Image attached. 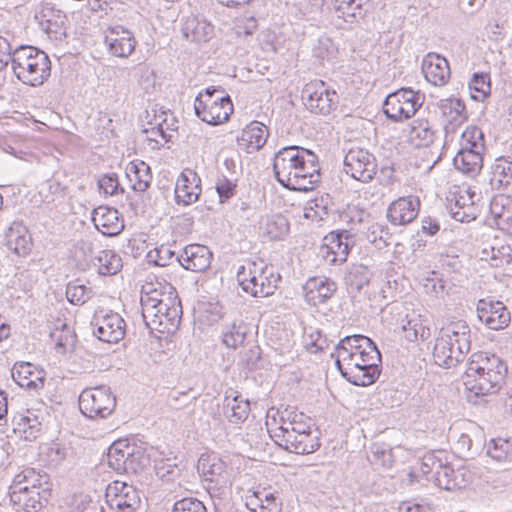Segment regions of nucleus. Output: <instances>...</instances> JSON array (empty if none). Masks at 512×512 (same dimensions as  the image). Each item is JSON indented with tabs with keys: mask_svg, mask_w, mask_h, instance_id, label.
<instances>
[{
	"mask_svg": "<svg viewBox=\"0 0 512 512\" xmlns=\"http://www.w3.org/2000/svg\"><path fill=\"white\" fill-rule=\"evenodd\" d=\"M140 303L143 320L150 331L171 334L178 329L182 306L172 285L146 283L142 286Z\"/></svg>",
	"mask_w": 512,
	"mask_h": 512,
	"instance_id": "f257e3e1",
	"label": "nucleus"
},
{
	"mask_svg": "<svg viewBox=\"0 0 512 512\" xmlns=\"http://www.w3.org/2000/svg\"><path fill=\"white\" fill-rule=\"evenodd\" d=\"M506 373L507 366L498 356L477 352L470 358L463 382L476 396L494 394L504 383Z\"/></svg>",
	"mask_w": 512,
	"mask_h": 512,
	"instance_id": "f03ea898",
	"label": "nucleus"
},
{
	"mask_svg": "<svg viewBox=\"0 0 512 512\" xmlns=\"http://www.w3.org/2000/svg\"><path fill=\"white\" fill-rule=\"evenodd\" d=\"M11 62L14 75L23 84L31 87H39L44 84L51 74V61L48 55L30 45H21L8 55L0 58V69Z\"/></svg>",
	"mask_w": 512,
	"mask_h": 512,
	"instance_id": "7ed1b4c3",
	"label": "nucleus"
},
{
	"mask_svg": "<svg viewBox=\"0 0 512 512\" xmlns=\"http://www.w3.org/2000/svg\"><path fill=\"white\" fill-rule=\"evenodd\" d=\"M471 346L470 327L465 321H457L443 327L436 338L433 359L445 368H452L462 362Z\"/></svg>",
	"mask_w": 512,
	"mask_h": 512,
	"instance_id": "20e7f679",
	"label": "nucleus"
},
{
	"mask_svg": "<svg viewBox=\"0 0 512 512\" xmlns=\"http://www.w3.org/2000/svg\"><path fill=\"white\" fill-rule=\"evenodd\" d=\"M279 275H274L271 269L262 263L247 262L237 271V281L243 291L253 297H268L273 295L277 287Z\"/></svg>",
	"mask_w": 512,
	"mask_h": 512,
	"instance_id": "39448f33",
	"label": "nucleus"
},
{
	"mask_svg": "<svg viewBox=\"0 0 512 512\" xmlns=\"http://www.w3.org/2000/svg\"><path fill=\"white\" fill-rule=\"evenodd\" d=\"M381 354L376 347L367 350L362 354L353 355L351 365H336L341 375L350 383L356 386H369L373 384L380 375Z\"/></svg>",
	"mask_w": 512,
	"mask_h": 512,
	"instance_id": "423d86ee",
	"label": "nucleus"
},
{
	"mask_svg": "<svg viewBox=\"0 0 512 512\" xmlns=\"http://www.w3.org/2000/svg\"><path fill=\"white\" fill-rule=\"evenodd\" d=\"M424 100L425 96L420 91L401 88L386 97L383 103V112L392 121L400 122L414 116L423 105Z\"/></svg>",
	"mask_w": 512,
	"mask_h": 512,
	"instance_id": "0eeeda50",
	"label": "nucleus"
},
{
	"mask_svg": "<svg viewBox=\"0 0 512 512\" xmlns=\"http://www.w3.org/2000/svg\"><path fill=\"white\" fill-rule=\"evenodd\" d=\"M268 418H271V424L277 426L275 429H271L273 433L271 437L278 445L297 437L311 428L310 419L302 412L292 408H286L281 412L276 411L273 416H270V412H268Z\"/></svg>",
	"mask_w": 512,
	"mask_h": 512,
	"instance_id": "6e6552de",
	"label": "nucleus"
},
{
	"mask_svg": "<svg viewBox=\"0 0 512 512\" xmlns=\"http://www.w3.org/2000/svg\"><path fill=\"white\" fill-rule=\"evenodd\" d=\"M143 460L142 449L128 439H119L108 449V465L118 473H136L142 468Z\"/></svg>",
	"mask_w": 512,
	"mask_h": 512,
	"instance_id": "1a4fd4ad",
	"label": "nucleus"
},
{
	"mask_svg": "<svg viewBox=\"0 0 512 512\" xmlns=\"http://www.w3.org/2000/svg\"><path fill=\"white\" fill-rule=\"evenodd\" d=\"M116 407V398L107 386L84 389L79 396V408L88 418H106Z\"/></svg>",
	"mask_w": 512,
	"mask_h": 512,
	"instance_id": "9d476101",
	"label": "nucleus"
},
{
	"mask_svg": "<svg viewBox=\"0 0 512 512\" xmlns=\"http://www.w3.org/2000/svg\"><path fill=\"white\" fill-rule=\"evenodd\" d=\"M343 164L347 175L363 183L370 182L375 177L378 169L374 154L368 149L358 146L347 150Z\"/></svg>",
	"mask_w": 512,
	"mask_h": 512,
	"instance_id": "9b49d317",
	"label": "nucleus"
},
{
	"mask_svg": "<svg viewBox=\"0 0 512 512\" xmlns=\"http://www.w3.org/2000/svg\"><path fill=\"white\" fill-rule=\"evenodd\" d=\"M302 100L305 106L315 114L328 115L339 101L338 94L328 89L323 81L308 83L302 90Z\"/></svg>",
	"mask_w": 512,
	"mask_h": 512,
	"instance_id": "f8f14e48",
	"label": "nucleus"
},
{
	"mask_svg": "<svg viewBox=\"0 0 512 512\" xmlns=\"http://www.w3.org/2000/svg\"><path fill=\"white\" fill-rule=\"evenodd\" d=\"M353 245L354 236L350 231H333L323 238L320 254L327 265H341L347 261Z\"/></svg>",
	"mask_w": 512,
	"mask_h": 512,
	"instance_id": "ddd939ff",
	"label": "nucleus"
},
{
	"mask_svg": "<svg viewBox=\"0 0 512 512\" xmlns=\"http://www.w3.org/2000/svg\"><path fill=\"white\" fill-rule=\"evenodd\" d=\"M310 150L299 146H287L279 150L274 157L273 171L276 180L285 188L300 163H305L306 155Z\"/></svg>",
	"mask_w": 512,
	"mask_h": 512,
	"instance_id": "4468645a",
	"label": "nucleus"
},
{
	"mask_svg": "<svg viewBox=\"0 0 512 512\" xmlns=\"http://www.w3.org/2000/svg\"><path fill=\"white\" fill-rule=\"evenodd\" d=\"M196 115L210 125H219L228 121L233 113V104L229 95H218L215 99H207L194 103Z\"/></svg>",
	"mask_w": 512,
	"mask_h": 512,
	"instance_id": "2eb2a0df",
	"label": "nucleus"
},
{
	"mask_svg": "<svg viewBox=\"0 0 512 512\" xmlns=\"http://www.w3.org/2000/svg\"><path fill=\"white\" fill-rule=\"evenodd\" d=\"M107 503L118 512H135L140 506L136 488L122 481H114L106 490Z\"/></svg>",
	"mask_w": 512,
	"mask_h": 512,
	"instance_id": "dca6fc26",
	"label": "nucleus"
},
{
	"mask_svg": "<svg viewBox=\"0 0 512 512\" xmlns=\"http://www.w3.org/2000/svg\"><path fill=\"white\" fill-rule=\"evenodd\" d=\"M305 163H300L295 168L294 174L289 182L287 189L292 191H309L313 190L320 181V167L318 157L310 151L304 153Z\"/></svg>",
	"mask_w": 512,
	"mask_h": 512,
	"instance_id": "f3484780",
	"label": "nucleus"
},
{
	"mask_svg": "<svg viewBox=\"0 0 512 512\" xmlns=\"http://www.w3.org/2000/svg\"><path fill=\"white\" fill-rule=\"evenodd\" d=\"M376 347L369 337L361 334L350 335L340 340L334 352L331 353V357L335 359L336 365H341V363L351 365L353 355L357 356Z\"/></svg>",
	"mask_w": 512,
	"mask_h": 512,
	"instance_id": "a211bd4d",
	"label": "nucleus"
},
{
	"mask_svg": "<svg viewBox=\"0 0 512 512\" xmlns=\"http://www.w3.org/2000/svg\"><path fill=\"white\" fill-rule=\"evenodd\" d=\"M104 42L109 52L120 58H127L136 47L134 34L122 25L110 26L105 31Z\"/></svg>",
	"mask_w": 512,
	"mask_h": 512,
	"instance_id": "6ab92c4d",
	"label": "nucleus"
},
{
	"mask_svg": "<svg viewBox=\"0 0 512 512\" xmlns=\"http://www.w3.org/2000/svg\"><path fill=\"white\" fill-rule=\"evenodd\" d=\"M479 319L492 330H501L510 323V312L500 301L479 300L477 304Z\"/></svg>",
	"mask_w": 512,
	"mask_h": 512,
	"instance_id": "aec40b11",
	"label": "nucleus"
},
{
	"mask_svg": "<svg viewBox=\"0 0 512 512\" xmlns=\"http://www.w3.org/2000/svg\"><path fill=\"white\" fill-rule=\"evenodd\" d=\"M201 194V179L192 169H184L175 185V200L185 206L195 203Z\"/></svg>",
	"mask_w": 512,
	"mask_h": 512,
	"instance_id": "412c9836",
	"label": "nucleus"
},
{
	"mask_svg": "<svg viewBox=\"0 0 512 512\" xmlns=\"http://www.w3.org/2000/svg\"><path fill=\"white\" fill-rule=\"evenodd\" d=\"M212 252L208 247L200 244L186 246L176 260L186 270L203 272L210 267Z\"/></svg>",
	"mask_w": 512,
	"mask_h": 512,
	"instance_id": "4be33fe9",
	"label": "nucleus"
},
{
	"mask_svg": "<svg viewBox=\"0 0 512 512\" xmlns=\"http://www.w3.org/2000/svg\"><path fill=\"white\" fill-rule=\"evenodd\" d=\"M475 192L459 191L447 198V209L451 217L459 222H470L476 218Z\"/></svg>",
	"mask_w": 512,
	"mask_h": 512,
	"instance_id": "5701e85b",
	"label": "nucleus"
},
{
	"mask_svg": "<svg viewBox=\"0 0 512 512\" xmlns=\"http://www.w3.org/2000/svg\"><path fill=\"white\" fill-rule=\"evenodd\" d=\"M126 324L118 313H109L98 319L93 334L101 341L117 343L125 336Z\"/></svg>",
	"mask_w": 512,
	"mask_h": 512,
	"instance_id": "b1692460",
	"label": "nucleus"
},
{
	"mask_svg": "<svg viewBox=\"0 0 512 512\" xmlns=\"http://www.w3.org/2000/svg\"><path fill=\"white\" fill-rule=\"evenodd\" d=\"M420 201L417 197H400L393 201L387 209V218L393 225L411 223L418 215Z\"/></svg>",
	"mask_w": 512,
	"mask_h": 512,
	"instance_id": "393cba45",
	"label": "nucleus"
},
{
	"mask_svg": "<svg viewBox=\"0 0 512 512\" xmlns=\"http://www.w3.org/2000/svg\"><path fill=\"white\" fill-rule=\"evenodd\" d=\"M92 221L99 232L109 237L120 234L125 227L118 210L107 206L94 209Z\"/></svg>",
	"mask_w": 512,
	"mask_h": 512,
	"instance_id": "a878e982",
	"label": "nucleus"
},
{
	"mask_svg": "<svg viewBox=\"0 0 512 512\" xmlns=\"http://www.w3.org/2000/svg\"><path fill=\"white\" fill-rule=\"evenodd\" d=\"M336 289L335 282L326 277H310L303 285L305 300L312 306L325 303Z\"/></svg>",
	"mask_w": 512,
	"mask_h": 512,
	"instance_id": "bb28decb",
	"label": "nucleus"
},
{
	"mask_svg": "<svg viewBox=\"0 0 512 512\" xmlns=\"http://www.w3.org/2000/svg\"><path fill=\"white\" fill-rule=\"evenodd\" d=\"M471 472L464 466L455 468L445 463L443 468L436 472V485L444 490L452 491L465 487L471 481Z\"/></svg>",
	"mask_w": 512,
	"mask_h": 512,
	"instance_id": "cd10ccee",
	"label": "nucleus"
},
{
	"mask_svg": "<svg viewBox=\"0 0 512 512\" xmlns=\"http://www.w3.org/2000/svg\"><path fill=\"white\" fill-rule=\"evenodd\" d=\"M267 137L266 126L260 122L253 121L237 137V144L246 153H253L265 145Z\"/></svg>",
	"mask_w": 512,
	"mask_h": 512,
	"instance_id": "c85d7f7f",
	"label": "nucleus"
},
{
	"mask_svg": "<svg viewBox=\"0 0 512 512\" xmlns=\"http://www.w3.org/2000/svg\"><path fill=\"white\" fill-rule=\"evenodd\" d=\"M422 71L425 79L435 86L445 85L450 77L448 61L436 54H428L424 58Z\"/></svg>",
	"mask_w": 512,
	"mask_h": 512,
	"instance_id": "c756f323",
	"label": "nucleus"
},
{
	"mask_svg": "<svg viewBox=\"0 0 512 512\" xmlns=\"http://www.w3.org/2000/svg\"><path fill=\"white\" fill-rule=\"evenodd\" d=\"M13 380L20 386L29 390H38L44 386V375L29 362L17 363L11 371Z\"/></svg>",
	"mask_w": 512,
	"mask_h": 512,
	"instance_id": "7c9ffc66",
	"label": "nucleus"
},
{
	"mask_svg": "<svg viewBox=\"0 0 512 512\" xmlns=\"http://www.w3.org/2000/svg\"><path fill=\"white\" fill-rule=\"evenodd\" d=\"M11 502L26 512H38L42 507L40 501V491L29 489L28 486L21 485V482L14 483L10 491Z\"/></svg>",
	"mask_w": 512,
	"mask_h": 512,
	"instance_id": "2f4dec72",
	"label": "nucleus"
},
{
	"mask_svg": "<svg viewBox=\"0 0 512 512\" xmlns=\"http://www.w3.org/2000/svg\"><path fill=\"white\" fill-rule=\"evenodd\" d=\"M7 247L18 255H26L32 245L28 229L21 222H13L5 233Z\"/></svg>",
	"mask_w": 512,
	"mask_h": 512,
	"instance_id": "473e14b6",
	"label": "nucleus"
},
{
	"mask_svg": "<svg viewBox=\"0 0 512 512\" xmlns=\"http://www.w3.org/2000/svg\"><path fill=\"white\" fill-rule=\"evenodd\" d=\"M482 153L478 150H459L453 158V165L462 174L475 178L483 167Z\"/></svg>",
	"mask_w": 512,
	"mask_h": 512,
	"instance_id": "72a5a7b5",
	"label": "nucleus"
},
{
	"mask_svg": "<svg viewBox=\"0 0 512 512\" xmlns=\"http://www.w3.org/2000/svg\"><path fill=\"white\" fill-rule=\"evenodd\" d=\"M442 117L447 122L445 132L448 134L454 128L462 124L466 119L465 105L460 99H442L438 104Z\"/></svg>",
	"mask_w": 512,
	"mask_h": 512,
	"instance_id": "f704fd0d",
	"label": "nucleus"
},
{
	"mask_svg": "<svg viewBox=\"0 0 512 512\" xmlns=\"http://www.w3.org/2000/svg\"><path fill=\"white\" fill-rule=\"evenodd\" d=\"M436 137V130L428 119L417 118L410 123L408 140L413 146L428 147Z\"/></svg>",
	"mask_w": 512,
	"mask_h": 512,
	"instance_id": "c9c22d12",
	"label": "nucleus"
},
{
	"mask_svg": "<svg viewBox=\"0 0 512 512\" xmlns=\"http://www.w3.org/2000/svg\"><path fill=\"white\" fill-rule=\"evenodd\" d=\"M222 413L231 424H242L250 413V403L240 395L226 396L223 401Z\"/></svg>",
	"mask_w": 512,
	"mask_h": 512,
	"instance_id": "e433bc0d",
	"label": "nucleus"
},
{
	"mask_svg": "<svg viewBox=\"0 0 512 512\" xmlns=\"http://www.w3.org/2000/svg\"><path fill=\"white\" fill-rule=\"evenodd\" d=\"M489 182L494 190H507L512 185V160L497 158L491 166Z\"/></svg>",
	"mask_w": 512,
	"mask_h": 512,
	"instance_id": "4c0bfd02",
	"label": "nucleus"
},
{
	"mask_svg": "<svg viewBox=\"0 0 512 512\" xmlns=\"http://www.w3.org/2000/svg\"><path fill=\"white\" fill-rule=\"evenodd\" d=\"M126 176L131 188L136 192H145L151 184L150 166L144 161H132L126 167Z\"/></svg>",
	"mask_w": 512,
	"mask_h": 512,
	"instance_id": "58836bf2",
	"label": "nucleus"
},
{
	"mask_svg": "<svg viewBox=\"0 0 512 512\" xmlns=\"http://www.w3.org/2000/svg\"><path fill=\"white\" fill-rule=\"evenodd\" d=\"M402 330L404 337L411 342L424 341L430 337L428 320L415 311L406 315V320L402 324Z\"/></svg>",
	"mask_w": 512,
	"mask_h": 512,
	"instance_id": "ea45409f",
	"label": "nucleus"
},
{
	"mask_svg": "<svg viewBox=\"0 0 512 512\" xmlns=\"http://www.w3.org/2000/svg\"><path fill=\"white\" fill-rule=\"evenodd\" d=\"M279 446L291 453L304 455L315 452L320 447V443L317 436H313L310 428L308 431L299 434L297 437H294Z\"/></svg>",
	"mask_w": 512,
	"mask_h": 512,
	"instance_id": "a19ab883",
	"label": "nucleus"
},
{
	"mask_svg": "<svg viewBox=\"0 0 512 512\" xmlns=\"http://www.w3.org/2000/svg\"><path fill=\"white\" fill-rule=\"evenodd\" d=\"M334 10L337 18L347 23L359 22L367 12L363 0H335Z\"/></svg>",
	"mask_w": 512,
	"mask_h": 512,
	"instance_id": "79ce46f5",
	"label": "nucleus"
},
{
	"mask_svg": "<svg viewBox=\"0 0 512 512\" xmlns=\"http://www.w3.org/2000/svg\"><path fill=\"white\" fill-rule=\"evenodd\" d=\"M184 37L192 42H206L213 34V27L205 20L196 17H189L185 21L183 28Z\"/></svg>",
	"mask_w": 512,
	"mask_h": 512,
	"instance_id": "37998d69",
	"label": "nucleus"
},
{
	"mask_svg": "<svg viewBox=\"0 0 512 512\" xmlns=\"http://www.w3.org/2000/svg\"><path fill=\"white\" fill-rule=\"evenodd\" d=\"M260 228L270 240H281L289 233L290 225L284 215L277 213L266 216Z\"/></svg>",
	"mask_w": 512,
	"mask_h": 512,
	"instance_id": "c03bdc74",
	"label": "nucleus"
},
{
	"mask_svg": "<svg viewBox=\"0 0 512 512\" xmlns=\"http://www.w3.org/2000/svg\"><path fill=\"white\" fill-rule=\"evenodd\" d=\"M13 432L25 440H34L38 437L41 423L35 415L17 414L12 419Z\"/></svg>",
	"mask_w": 512,
	"mask_h": 512,
	"instance_id": "a18cd8bd",
	"label": "nucleus"
},
{
	"mask_svg": "<svg viewBox=\"0 0 512 512\" xmlns=\"http://www.w3.org/2000/svg\"><path fill=\"white\" fill-rule=\"evenodd\" d=\"M198 471L207 481L219 483V478L225 472V463L216 455H202L198 461Z\"/></svg>",
	"mask_w": 512,
	"mask_h": 512,
	"instance_id": "49530a36",
	"label": "nucleus"
},
{
	"mask_svg": "<svg viewBox=\"0 0 512 512\" xmlns=\"http://www.w3.org/2000/svg\"><path fill=\"white\" fill-rule=\"evenodd\" d=\"M94 265L101 275H114L122 268V259L112 250H103L95 258Z\"/></svg>",
	"mask_w": 512,
	"mask_h": 512,
	"instance_id": "de8ad7c7",
	"label": "nucleus"
},
{
	"mask_svg": "<svg viewBox=\"0 0 512 512\" xmlns=\"http://www.w3.org/2000/svg\"><path fill=\"white\" fill-rule=\"evenodd\" d=\"M486 449L487 455L498 462L512 461V439H491Z\"/></svg>",
	"mask_w": 512,
	"mask_h": 512,
	"instance_id": "09e8293b",
	"label": "nucleus"
},
{
	"mask_svg": "<svg viewBox=\"0 0 512 512\" xmlns=\"http://www.w3.org/2000/svg\"><path fill=\"white\" fill-rule=\"evenodd\" d=\"M484 134L476 126L467 127L461 134L459 150H478L484 151Z\"/></svg>",
	"mask_w": 512,
	"mask_h": 512,
	"instance_id": "8fccbe9b",
	"label": "nucleus"
},
{
	"mask_svg": "<svg viewBox=\"0 0 512 512\" xmlns=\"http://www.w3.org/2000/svg\"><path fill=\"white\" fill-rule=\"evenodd\" d=\"M367 239L378 249H382L391 244L393 236L386 225L373 223L368 228Z\"/></svg>",
	"mask_w": 512,
	"mask_h": 512,
	"instance_id": "3c124183",
	"label": "nucleus"
},
{
	"mask_svg": "<svg viewBox=\"0 0 512 512\" xmlns=\"http://www.w3.org/2000/svg\"><path fill=\"white\" fill-rule=\"evenodd\" d=\"M246 327L242 322H233L223 332L222 341L228 348H237L244 343Z\"/></svg>",
	"mask_w": 512,
	"mask_h": 512,
	"instance_id": "603ef678",
	"label": "nucleus"
},
{
	"mask_svg": "<svg viewBox=\"0 0 512 512\" xmlns=\"http://www.w3.org/2000/svg\"><path fill=\"white\" fill-rule=\"evenodd\" d=\"M67 300L73 305H82L92 297V290L83 284L69 283L66 287Z\"/></svg>",
	"mask_w": 512,
	"mask_h": 512,
	"instance_id": "864d4df0",
	"label": "nucleus"
},
{
	"mask_svg": "<svg viewBox=\"0 0 512 512\" xmlns=\"http://www.w3.org/2000/svg\"><path fill=\"white\" fill-rule=\"evenodd\" d=\"M47 475H41L35 472L33 469L26 470L23 473L16 476L14 483L21 482V485L28 486L29 489H36L40 491L43 484H48Z\"/></svg>",
	"mask_w": 512,
	"mask_h": 512,
	"instance_id": "5fc2aeb1",
	"label": "nucleus"
},
{
	"mask_svg": "<svg viewBox=\"0 0 512 512\" xmlns=\"http://www.w3.org/2000/svg\"><path fill=\"white\" fill-rule=\"evenodd\" d=\"M510 203V198L505 195H498L492 198L489 210L493 225L510 211Z\"/></svg>",
	"mask_w": 512,
	"mask_h": 512,
	"instance_id": "6e6d98bb",
	"label": "nucleus"
},
{
	"mask_svg": "<svg viewBox=\"0 0 512 512\" xmlns=\"http://www.w3.org/2000/svg\"><path fill=\"white\" fill-rule=\"evenodd\" d=\"M50 336L55 341L56 349L61 352L74 342V336L66 324H62V331L56 329L50 333Z\"/></svg>",
	"mask_w": 512,
	"mask_h": 512,
	"instance_id": "4d7b16f0",
	"label": "nucleus"
},
{
	"mask_svg": "<svg viewBox=\"0 0 512 512\" xmlns=\"http://www.w3.org/2000/svg\"><path fill=\"white\" fill-rule=\"evenodd\" d=\"M172 512H206V507L196 498H183L174 504Z\"/></svg>",
	"mask_w": 512,
	"mask_h": 512,
	"instance_id": "13d9d810",
	"label": "nucleus"
},
{
	"mask_svg": "<svg viewBox=\"0 0 512 512\" xmlns=\"http://www.w3.org/2000/svg\"><path fill=\"white\" fill-rule=\"evenodd\" d=\"M444 464L434 453H429L422 459L421 471L424 474H433L436 481V472L440 471Z\"/></svg>",
	"mask_w": 512,
	"mask_h": 512,
	"instance_id": "bf43d9fd",
	"label": "nucleus"
},
{
	"mask_svg": "<svg viewBox=\"0 0 512 512\" xmlns=\"http://www.w3.org/2000/svg\"><path fill=\"white\" fill-rule=\"evenodd\" d=\"M256 497L261 502L260 512H278L279 504L273 493L260 491L255 493Z\"/></svg>",
	"mask_w": 512,
	"mask_h": 512,
	"instance_id": "052dcab7",
	"label": "nucleus"
},
{
	"mask_svg": "<svg viewBox=\"0 0 512 512\" xmlns=\"http://www.w3.org/2000/svg\"><path fill=\"white\" fill-rule=\"evenodd\" d=\"M98 186L105 194L114 195L118 193L119 182L116 174H106L98 181Z\"/></svg>",
	"mask_w": 512,
	"mask_h": 512,
	"instance_id": "680f3d73",
	"label": "nucleus"
},
{
	"mask_svg": "<svg viewBox=\"0 0 512 512\" xmlns=\"http://www.w3.org/2000/svg\"><path fill=\"white\" fill-rule=\"evenodd\" d=\"M176 469L177 465L172 463L170 459L155 461L156 474L162 479L171 480Z\"/></svg>",
	"mask_w": 512,
	"mask_h": 512,
	"instance_id": "e2e57ef3",
	"label": "nucleus"
},
{
	"mask_svg": "<svg viewBox=\"0 0 512 512\" xmlns=\"http://www.w3.org/2000/svg\"><path fill=\"white\" fill-rule=\"evenodd\" d=\"M236 185L230 180L223 178L216 183V191L220 202H224L234 195Z\"/></svg>",
	"mask_w": 512,
	"mask_h": 512,
	"instance_id": "0e129e2a",
	"label": "nucleus"
},
{
	"mask_svg": "<svg viewBox=\"0 0 512 512\" xmlns=\"http://www.w3.org/2000/svg\"><path fill=\"white\" fill-rule=\"evenodd\" d=\"M470 89L486 95L490 89L489 81L487 76L483 74H475L472 81L470 82Z\"/></svg>",
	"mask_w": 512,
	"mask_h": 512,
	"instance_id": "69168bd1",
	"label": "nucleus"
},
{
	"mask_svg": "<svg viewBox=\"0 0 512 512\" xmlns=\"http://www.w3.org/2000/svg\"><path fill=\"white\" fill-rule=\"evenodd\" d=\"M146 133L149 134L147 139L149 141H154L156 144H159L158 137H160L165 143L171 137L170 134L167 133V129L164 128L163 124H158L155 127H152L150 130H146Z\"/></svg>",
	"mask_w": 512,
	"mask_h": 512,
	"instance_id": "338daca9",
	"label": "nucleus"
},
{
	"mask_svg": "<svg viewBox=\"0 0 512 512\" xmlns=\"http://www.w3.org/2000/svg\"><path fill=\"white\" fill-rule=\"evenodd\" d=\"M76 255H81L84 261L88 260L93 253V243L89 240L81 239L77 242L75 247Z\"/></svg>",
	"mask_w": 512,
	"mask_h": 512,
	"instance_id": "774afa93",
	"label": "nucleus"
}]
</instances>
